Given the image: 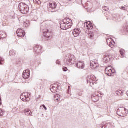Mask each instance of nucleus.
Listing matches in <instances>:
<instances>
[{
    "mask_svg": "<svg viewBox=\"0 0 128 128\" xmlns=\"http://www.w3.org/2000/svg\"><path fill=\"white\" fill-rule=\"evenodd\" d=\"M120 8L121 10H126V7H124V6H122L121 8Z\"/></svg>",
    "mask_w": 128,
    "mask_h": 128,
    "instance_id": "nucleus-37",
    "label": "nucleus"
},
{
    "mask_svg": "<svg viewBox=\"0 0 128 128\" xmlns=\"http://www.w3.org/2000/svg\"><path fill=\"white\" fill-rule=\"evenodd\" d=\"M126 31L128 32V27H126Z\"/></svg>",
    "mask_w": 128,
    "mask_h": 128,
    "instance_id": "nucleus-41",
    "label": "nucleus"
},
{
    "mask_svg": "<svg viewBox=\"0 0 128 128\" xmlns=\"http://www.w3.org/2000/svg\"><path fill=\"white\" fill-rule=\"evenodd\" d=\"M110 59L108 58V56H104V62H106V64H108V62H110Z\"/></svg>",
    "mask_w": 128,
    "mask_h": 128,
    "instance_id": "nucleus-24",
    "label": "nucleus"
},
{
    "mask_svg": "<svg viewBox=\"0 0 128 128\" xmlns=\"http://www.w3.org/2000/svg\"><path fill=\"white\" fill-rule=\"evenodd\" d=\"M63 70H64V72H68V68L64 67L63 68Z\"/></svg>",
    "mask_w": 128,
    "mask_h": 128,
    "instance_id": "nucleus-38",
    "label": "nucleus"
},
{
    "mask_svg": "<svg viewBox=\"0 0 128 128\" xmlns=\"http://www.w3.org/2000/svg\"><path fill=\"white\" fill-rule=\"evenodd\" d=\"M20 98L22 102H28L30 100V94L28 92L23 93L21 94Z\"/></svg>",
    "mask_w": 128,
    "mask_h": 128,
    "instance_id": "nucleus-7",
    "label": "nucleus"
},
{
    "mask_svg": "<svg viewBox=\"0 0 128 128\" xmlns=\"http://www.w3.org/2000/svg\"><path fill=\"white\" fill-rule=\"evenodd\" d=\"M40 108H44L45 110H48V108L45 105H42L40 106Z\"/></svg>",
    "mask_w": 128,
    "mask_h": 128,
    "instance_id": "nucleus-34",
    "label": "nucleus"
},
{
    "mask_svg": "<svg viewBox=\"0 0 128 128\" xmlns=\"http://www.w3.org/2000/svg\"><path fill=\"white\" fill-rule=\"evenodd\" d=\"M96 78L94 76H88L87 77V82L88 84H90L91 86H92L96 82Z\"/></svg>",
    "mask_w": 128,
    "mask_h": 128,
    "instance_id": "nucleus-8",
    "label": "nucleus"
},
{
    "mask_svg": "<svg viewBox=\"0 0 128 128\" xmlns=\"http://www.w3.org/2000/svg\"><path fill=\"white\" fill-rule=\"evenodd\" d=\"M49 6L51 10H51L52 12H54L58 10H56V7L58 6V4L54 2L52 3H50L49 4Z\"/></svg>",
    "mask_w": 128,
    "mask_h": 128,
    "instance_id": "nucleus-13",
    "label": "nucleus"
},
{
    "mask_svg": "<svg viewBox=\"0 0 128 128\" xmlns=\"http://www.w3.org/2000/svg\"><path fill=\"white\" fill-rule=\"evenodd\" d=\"M103 10H105V12H108V7H106V6L103 7Z\"/></svg>",
    "mask_w": 128,
    "mask_h": 128,
    "instance_id": "nucleus-33",
    "label": "nucleus"
},
{
    "mask_svg": "<svg viewBox=\"0 0 128 128\" xmlns=\"http://www.w3.org/2000/svg\"><path fill=\"white\" fill-rule=\"evenodd\" d=\"M4 64V58L0 56V66H2Z\"/></svg>",
    "mask_w": 128,
    "mask_h": 128,
    "instance_id": "nucleus-32",
    "label": "nucleus"
},
{
    "mask_svg": "<svg viewBox=\"0 0 128 128\" xmlns=\"http://www.w3.org/2000/svg\"><path fill=\"white\" fill-rule=\"evenodd\" d=\"M98 66V64L97 63V64H95L94 66H92V68H96Z\"/></svg>",
    "mask_w": 128,
    "mask_h": 128,
    "instance_id": "nucleus-35",
    "label": "nucleus"
},
{
    "mask_svg": "<svg viewBox=\"0 0 128 128\" xmlns=\"http://www.w3.org/2000/svg\"><path fill=\"white\" fill-rule=\"evenodd\" d=\"M24 113L25 114V116H32V113L29 109L25 110H24Z\"/></svg>",
    "mask_w": 128,
    "mask_h": 128,
    "instance_id": "nucleus-20",
    "label": "nucleus"
},
{
    "mask_svg": "<svg viewBox=\"0 0 128 128\" xmlns=\"http://www.w3.org/2000/svg\"><path fill=\"white\" fill-rule=\"evenodd\" d=\"M106 42L108 46L110 48H114V46H116V42H114V40H112V39L108 38L106 40Z\"/></svg>",
    "mask_w": 128,
    "mask_h": 128,
    "instance_id": "nucleus-15",
    "label": "nucleus"
},
{
    "mask_svg": "<svg viewBox=\"0 0 128 128\" xmlns=\"http://www.w3.org/2000/svg\"><path fill=\"white\" fill-rule=\"evenodd\" d=\"M76 66L80 70H84L86 68V64L83 61H78L76 64Z\"/></svg>",
    "mask_w": 128,
    "mask_h": 128,
    "instance_id": "nucleus-10",
    "label": "nucleus"
},
{
    "mask_svg": "<svg viewBox=\"0 0 128 128\" xmlns=\"http://www.w3.org/2000/svg\"><path fill=\"white\" fill-rule=\"evenodd\" d=\"M116 94L118 96H122V94H124V92L122 90H117L116 91Z\"/></svg>",
    "mask_w": 128,
    "mask_h": 128,
    "instance_id": "nucleus-25",
    "label": "nucleus"
},
{
    "mask_svg": "<svg viewBox=\"0 0 128 128\" xmlns=\"http://www.w3.org/2000/svg\"><path fill=\"white\" fill-rule=\"evenodd\" d=\"M81 32H82V30H80V29L78 28H76L74 30L72 34L74 38H78V36H80V34Z\"/></svg>",
    "mask_w": 128,
    "mask_h": 128,
    "instance_id": "nucleus-16",
    "label": "nucleus"
},
{
    "mask_svg": "<svg viewBox=\"0 0 128 128\" xmlns=\"http://www.w3.org/2000/svg\"><path fill=\"white\" fill-rule=\"evenodd\" d=\"M42 48L41 46L37 45L34 48V52L38 54H40Z\"/></svg>",
    "mask_w": 128,
    "mask_h": 128,
    "instance_id": "nucleus-17",
    "label": "nucleus"
},
{
    "mask_svg": "<svg viewBox=\"0 0 128 128\" xmlns=\"http://www.w3.org/2000/svg\"><path fill=\"white\" fill-rule=\"evenodd\" d=\"M18 8L20 12L23 14H28L30 10L28 6L24 3H20L18 5Z\"/></svg>",
    "mask_w": 128,
    "mask_h": 128,
    "instance_id": "nucleus-5",
    "label": "nucleus"
},
{
    "mask_svg": "<svg viewBox=\"0 0 128 128\" xmlns=\"http://www.w3.org/2000/svg\"><path fill=\"white\" fill-rule=\"evenodd\" d=\"M126 96H128V91H127V92H126Z\"/></svg>",
    "mask_w": 128,
    "mask_h": 128,
    "instance_id": "nucleus-42",
    "label": "nucleus"
},
{
    "mask_svg": "<svg viewBox=\"0 0 128 128\" xmlns=\"http://www.w3.org/2000/svg\"><path fill=\"white\" fill-rule=\"evenodd\" d=\"M98 98H102V94L100 92L96 93L95 94L92 95V98L94 102H98L100 100Z\"/></svg>",
    "mask_w": 128,
    "mask_h": 128,
    "instance_id": "nucleus-11",
    "label": "nucleus"
},
{
    "mask_svg": "<svg viewBox=\"0 0 128 128\" xmlns=\"http://www.w3.org/2000/svg\"><path fill=\"white\" fill-rule=\"evenodd\" d=\"M106 74L108 76H112V66H109L106 68Z\"/></svg>",
    "mask_w": 128,
    "mask_h": 128,
    "instance_id": "nucleus-19",
    "label": "nucleus"
},
{
    "mask_svg": "<svg viewBox=\"0 0 128 128\" xmlns=\"http://www.w3.org/2000/svg\"><path fill=\"white\" fill-rule=\"evenodd\" d=\"M4 114H6V111H4V110L0 109V116H4Z\"/></svg>",
    "mask_w": 128,
    "mask_h": 128,
    "instance_id": "nucleus-28",
    "label": "nucleus"
},
{
    "mask_svg": "<svg viewBox=\"0 0 128 128\" xmlns=\"http://www.w3.org/2000/svg\"><path fill=\"white\" fill-rule=\"evenodd\" d=\"M78 96H82V94H78Z\"/></svg>",
    "mask_w": 128,
    "mask_h": 128,
    "instance_id": "nucleus-43",
    "label": "nucleus"
},
{
    "mask_svg": "<svg viewBox=\"0 0 128 128\" xmlns=\"http://www.w3.org/2000/svg\"><path fill=\"white\" fill-rule=\"evenodd\" d=\"M0 36L2 38H6V34L2 31L0 32Z\"/></svg>",
    "mask_w": 128,
    "mask_h": 128,
    "instance_id": "nucleus-23",
    "label": "nucleus"
},
{
    "mask_svg": "<svg viewBox=\"0 0 128 128\" xmlns=\"http://www.w3.org/2000/svg\"><path fill=\"white\" fill-rule=\"evenodd\" d=\"M94 64H98V62L96 61H91L90 62V66H94Z\"/></svg>",
    "mask_w": 128,
    "mask_h": 128,
    "instance_id": "nucleus-29",
    "label": "nucleus"
},
{
    "mask_svg": "<svg viewBox=\"0 0 128 128\" xmlns=\"http://www.w3.org/2000/svg\"><path fill=\"white\" fill-rule=\"evenodd\" d=\"M17 36L19 38H24V36H26V32L24 29L19 28L17 30Z\"/></svg>",
    "mask_w": 128,
    "mask_h": 128,
    "instance_id": "nucleus-12",
    "label": "nucleus"
},
{
    "mask_svg": "<svg viewBox=\"0 0 128 128\" xmlns=\"http://www.w3.org/2000/svg\"><path fill=\"white\" fill-rule=\"evenodd\" d=\"M50 88L51 92L54 94H56V92H58L56 90H60V84H54L51 86Z\"/></svg>",
    "mask_w": 128,
    "mask_h": 128,
    "instance_id": "nucleus-9",
    "label": "nucleus"
},
{
    "mask_svg": "<svg viewBox=\"0 0 128 128\" xmlns=\"http://www.w3.org/2000/svg\"><path fill=\"white\" fill-rule=\"evenodd\" d=\"M60 100V94H56L54 96V100L58 102Z\"/></svg>",
    "mask_w": 128,
    "mask_h": 128,
    "instance_id": "nucleus-26",
    "label": "nucleus"
},
{
    "mask_svg": "<svg viewBox=\"0 0 128 128\" xmlns=\"http://www.w3.org/2000/svg\"><path fill=\"white\" fill-rule=\"evenodd\" d=\"M116 71L114 68H112V74H116Z\"/></svg>",
    "mask_w": 128,
    "mask_h": 128,
    "instance_id": "nucleus-36",
    "label": "nucleus"
},
{
    "mask_svg": "<svg viewBox=\"0 0 128 128\" xmlns=\"http://www.w3.org/2000/svg\"><path fill=\"white\" fill-rule=\"evenodd\" d=\"M102 128H112V124L110 123H106L105 124H102Z\"/></svg>",
    "mask_w": 128,
    "mask_h": 128,
    "instance_id": "nucleus-21",
    "label": "nucleus"
},
{
    "mask_svg": "<svg viewBox=\"0 0 128 128\" xmlns=\"http://www.w3.org/2000/svg\"><path fill=\"white\" fill-rule=\"evenodd\" d=\"M16 110H18V109H16Z\"/></svg>",
    "mask_w": 128,
    "mask_h": 128,
    "instance_id": "nucleus-45",
    "label": "nucleus"
},
{
    "mask_svg": "<svg viewBox=\"0 0 128 128\" xmlns=\"http://www.w3.org/2000/svg\"><path fill=\"white\" fill-rule=\"evenodd\" d=\"M84 28L88 30H92V24L90 22H86L84 24Z\"/></svg>",
    "mask_w": 128,
    "mask_h": 128,
    "instance_id": "nucleus-18",
    "label": "nucleus"
},
{
    "mask_svg": "<svg viewBox=\"0 0 128 128\" xmlns=\"http://www.w3.org/2000/svg\"><path fill=\"white\" fill-rule=\"evenodd\" d=\"M128 110L124 107L120 108L117 111V114L119 116H122L123 118L126 116H128Z\"/></svg>",
    "mask_w": 128,
    "mask_h": 128,
    "instance_id": "nucleus-6",
    "label": "nucleus"
},
{
    "mask_svg": "<svg viewBox=\"0 0 128 128\" xmlns=\"http://www.w3.org/2000/svg\"><path fill=\"white\" fill-rule=\"evenodd\" d=\"M30 71L29 70H27L24 72L22 74V78H24V80H28V78H30Z\"/></svg>",
    "mask_w": 128,
    "mask_h": 128,
    "instance_id": "nucleus-14",
    "label": "nucleus"
},
{
    "mask_svg": "<svg viewBox=\"0 0 128 128\" xmlns=\"http://www.w3.org/2000/svg\"><path fill=\"white\" fill-rule=\"evenodd\" d=\"M76 62V58L74 54H68L64 59V64L66 66H72Z\"/></svg>",
    "mask_w": 128,
    "mask_h": 128,
    "instance_id": "nucleus-2",
    "label": "nucleus"
},
{
    "mask_svg": "<svg viewBox=\"0 0 128 128\" xmlns=\"http://www.w3.org/2000/svg\"><path fill=\"white\" fill-rule=\"evenodd\" d=\"M56 64H60V61L58 60L56 61Z\"/></svg>",
    "mask_w": 128,
    "mask_h": 128,
    "instance_id": "nucleus-39",
    "label": "nucleus"
},
{
    "mask_svg": "<svg viewBox=\"0 0 128 128\" xmlns=\"http://www.w3.org/2000/svg\"><path fill=\"white\" fill-rule=\"evenodd\" d=\"M10 54L11 56H16V51L14 50H11L10 52Z\"/></svg>",
    "mask_w": 128,
    "mask_h": 128,
    "instance_id": "nucleus-22",
    "label": "nucleus"
},
{
    "mask_svg": "<svg viewBox=\"0 0 128 128\" xmlns=\"http://www.w3.org/2000/svg\"><path fill=\"white\" fill-rule=\"evenodd\" d=\"M90 38H94V35L92 34H90Z\"/></svg>",
    "mask_w": 128,
    "mask_h": 128,
    "instance_id": "nucleus-40",
    "label": "nucleus"
},
{
    "mask_svg": "<svg viewBox=\"0 0 128 128\" xmlns=\"http://www.w3.org/2000/svg\"><path fill=\"white\" fill-rule=\"evenodd\" d=\"M120 52L122 56H124L125 54H124V50L123 49H122L120 50Z\"/></svg>",
    "mask_w": 128,
    "mask_h": 128,
    "instance_id": "nucleus-30",
    "label": "nucleus"
},
{
    "mask_svg": "<svg viewBox=\"0 0 128 128\" xmlns=\"http://www.w3.org/2000/svg\"><path fill=\"white\" fill-rule=\"evenodd\" d=\"M54 22L52 21H44L42 24L41 26V31L43 33L44 36V38H46V40H48L50 38V32L48 28L49 26H54Z\"/></svg>",
    "mask_w": 128,
    "mask_h": 128,
    "instance_id": "nucleus-1",
    "label": "nucleus"
},
{
    "mask_svg": "<svg viewBox=\"0 0 128 128\" xmlns=\"http://www.w3.org/2000/svg\"><path fill=\"white\" fill-rule=\"evenodd\" d=\"M68 0L72 1V0Z\"/></svg>",
    "mask_w": 128,
    "mask_h": 128,
    "instance_id": "nucleus-44",
    "label": "nucleus"
},
{
    "mask_svg": "<svg viewBox=\"0 0 128 128\" xmlns=\"http://www.w3.org/2000/svg\"><path fill=\"white\" fill-rule=\"evenodd\" d=\"M82 3L83 6H86L85 8L87 10L88 12H92L93 5L90 2V0H82Z\"/></svg>",
    "mask_w": 128,
    "mask_h": 128,
    "instance_id": "nucleus-4",
    "label": "nucleus"
},
{
    "mask_svg": "<svg viewBox=\"0 0 128 128\" xmlns=\"http://www.w3.org/2000/svg\"><path fill=\"white\" fill-rule=\"evenodd\" d=\"M33 2L35 4H42V2L40 0H34Z\"/></svg>",
    "mask_w": 128,
    "mask_h": 128,
    "instance_id": "nucleus-27",
    "label": "nucleus"
},
{
    "mask_svg": "<svg viewBox=\"0 0 128 128\" xmlns=\"http://www.w3.org/2000/svg\"><path fill=\"white\" fill-rule=\"evenodd\" d=\"M24 26L26 28L30 26V21H26V22H24Z\"/></svg>",
    "mask_w": 128,
    "mask_h": 128,
    "instance_id": "nucleus-31",
    "label": "nucleus"
},
{
    "mask_svg": "<svg viewBox=\"0 0 128 128\" xmlns=\"http://www.w3.org/2000/svg\"><path fill=\"white\" fill-rule=\"evenodd\" d=\"M72 26V21L70 19H64L61 22L60 28L62 30H66L70 28Z\"/></svg>",
    "mask_w": 128,
    "mask_h": 128,
    "instance_id": "nucleus-3",
    "label": "nucleus"
}]
</instances>
